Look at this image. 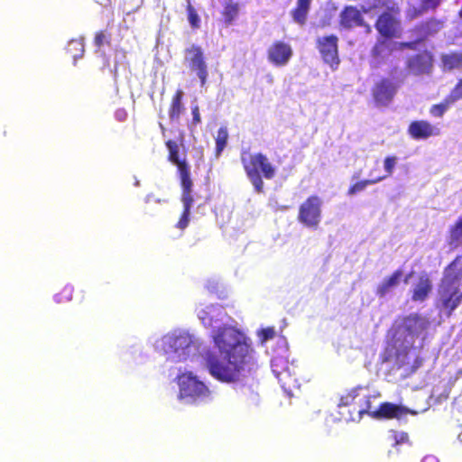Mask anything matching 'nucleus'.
Wrapping results in <instances>:
<instances>
[{
  "mask_svg": "<svg viewBox=\"0 0 462 462\" xmlns=\"http://www.w3.org/2000/svg\"><path fill=\"white\" fill-rule=\"evenodd\" d=\"M211 337L217 352L208 349L203 359L213 378L222 383H234L254 369V349L241 332L224 326L213 331Z\"/></svg>",
  "mask_w": 462,
  "mask_h": 462,
  "instance_id": "1",
  "label": "nucleus"
},
{
  "mask_svg": "<svg viewBox=\"0 0 462 462\" xmlns=\"http://www.w3.org/2000/svg\"><path fill=\"white\" fill-rule=\"evenodd\" d=\"M462 256L457 255L446 268L439 284L438 295L441 307L451 316L462 302L460 283L462 280Z\"/></svg>",
  "mask_w": 462,
  "mask_h": 462,
  "instance_id": "2",
  "label": "nucleus"
},
{
  "mask_svg": "<svg viewBox=\"0 0 462 462\" xmlns=\"http://www.w3.org/2000/svg\"><path fill=\"white\" fill-rule=\"evenodd\" d=\"M240 160L244 171L257 193L263 191V178L272 180L274 178L275 167L271 163L267 156L262 152L252 153L243 150Z\"/></svg>",
  "mask_w": 462,
  "mask_h": 462,
  "instance_id": "3",
  "label": "nucleus"
},
{
  "mask_svg": "<svg viewBox=\"0 0 462 462\" xmlns=\"http://www.w3.org/2000/svg\"><path fill=\"white\" fill-rule=\"evenodd\" d=\"M179 386L178 397L187 400L190 403H197L208 398L210 391L208 387L191 372L180 374L177 378Z\"/></svg>",
  "mask_w": 462,
  "mask_h": 462,
  "instance_id": "4",
  "label": "nucleus"
},
{
  "mask_svg": "<svg viewBox=\"0 0 462 462\" xmlns=\"http://www.w3.org/2000/svg\"><path fill=\"white\" fill-rule=\"evenodd\" d=\"M322 203L318 195L308 197L299 207L298 221L308 228L317 229L321 221Z\"/></svg>",
  "mask_w": 462,
  "mask_h": 462,
  "instance_id": "5",
  "label": "nucleus"
},
{
  "mask_svg": "<svg viewBox=\"0 0 462 462\" xmlns=\"http://www.w3.org/2000/svg\"><path fill=\"white\" fill-rule=\"evenodd\" d=\"M184 62L191 72L197 74L200 86L204 87L208 77V70L202 47L191 44L184 50Z\"/></svg>",
  "mask_w": 462,
  "mask_h": 462,
  "instance_id": "6",
  "label": "nucleus"
},
{
  "mask_svg": "<svg viewBox=\"0 0 462 462\" xmlns=\"http://www.w3.org/2000/svg\"><path fill=\"white\" fill-rule=\"evenodd\" d=\"M399 14V7H391L390 11H383L379 14L374 27L383 38L393 39L400 36Z\"/></svg>",
  "mask_w": 462,
  "mask_h": 462,
  "instance_id": "7",
  "label": "nucleus"
},
{
  "mask_svg": "<svg viewBox=\"0 0 462 462\" xmlns=\"http://www.w3.org/2000/svg\"><path fill=\"white\" fill-rule=\"evenodd\" d=\"M399 85L389 78H381L371 88V96L376 106H388L397 94Z\"/></svg>",
  "mask_w": 462,
  "mask_h": 462,
  "instance_id": "8",
  "label": "nucleus"
},
{
  "mask_svg": "<svg viewBox=\"0 0 462 462\" xmlns=\"http://www.w3.org/2000/svg\"><path fill=\"white\" fill-rule=\"evenodd\" d=\"M338 38L334 35H328L317 39V48L323 61L335 70L337 69L340 60L338 57Z\"/></svg>",
  "mask_w": 462,
  "mask_h": 462,
  "instance_id": "9",
  "label": "nucleus"
},
{
  "mask_svg": "<svg viewBox=\"0 0 462 462\" xmlns=\"http://www.w3.org/2000/svg\"><path fill=\"white\" fill-rule=\"evenodd\" d=\"M339 25L346 30L362 27L365 32L370 33L372 27L367 23L361 11L355 5H346L339 14Z\"/></svg>",
  "mask_w": 462,
  "mask_h": 462,
  "instance_id": "10",
  "label": "nucleus"
},
{
  "mask_svg": "<svg viewBox=\"0 0 462 462\" xmlns=\"http://www.w3.org/2000/svg\"><path fill=\"white\" fill-rule=\"evenodd\" d=\"M165 145L169 151L168 161L175 164L180 179V186L193 184L190 178L189 166L185 159H180L179 155V144L174 140H168Z\"/></svg>",
  "mask_w": 462,
  "mask_h": 462,
  "instance_id": "11",
  "label": "nucleus"
},
{
  "mask_svg": "<svg viewBox=\"0 0 462 462\" xmlns=\"http://www.w3.org/2000/svg\"><path fill=\"white\" fill-rule=\"evenodd\" d=\"M358 397V389H351L340 397L337 406L339 408L352 406L353 411L362 417L364 414L369 413L371 402L368 395H365L363 398Z\"/></svg>",
  "mask_w": 462,
  "mask_h": 462,
  "instance_id": "12",
  "label": "nucleus"
},
{
  "mask_svg": "<svg viewBox=\"0 0 462 462\" xmlns=\"http://www.w3.org/2000/svg\"><path fill=\"white\" fill-rule=\"evenodd\" d=\"M292 55L291 46L282 41L273 42L267 51L268 60L276 67L285 66Z\"/></svg>",
  "mask_w": 462,
  "mask_h": 462,
  "instance_id": "13",
  "label": "nucleus"
},
{
  "mask_svg": "<svg viewBox=\"0 0 462 462\" xmlns=\"http://www.w3.org/2000/svg\"><path fill=\"white\" fill-rule=\"evenodd\" d=\"M443 27V22L434 17L422 21L413 26L410 32L413 37H416L417 42H422L430 36L439 32Z\"/></svg>",
  "mask_w": 462,
  "mask_h": 462,
  "instance_id": "14",
  "label": "nucleus"
},
{
  "mask_svg": "<svg viewBox=\"0 0 462 462\" xmlns=\"http://www.w3.org/2000/svg\"><path fill=\"white\" fill-rule=\"evenodd\" d=\"M407 133L414 140H426L439 134V129L427 120H414L408 126Z\"/></svg>",
  "mask_w": 462,
  "mask_h": 462,
  "instance_id": "15",
  "label": "nucleus"
},
{
  "mask_svg": "<svg viewBox=\"0 0 462 462\" xmlns=\"http://www.w3.org/2000/svg\"><path fill=\"white\" fill-rule=\"evenodd\" d=\"M406 67L413 75L429 74L432 68V56L428 51L417 53L408 60Z\"/></svg>",
  "mask_w": 462,
  "mask_h": 462,
  "instance_id": "16",
  "label": "nucleus"
},
{
  "mask_svg": "<svg viewBox=\"0 0 462 462\" xmlns=\"http://www.w3.org/2000/svg\"><path fill=\"white\" fill-rule=\"evenodd\" d=\"M408 411V409L404 406L384 402L379 405L377 410L372 411L369 414L371 417L377 420H392L400 419L401 417L406 415Z\"/></svg>",
  "mask_w": 462,
  "mask_h": 462,
  "instance_id": "17",
  "label": "nucleus"
},
{
  "mask_svg": "<svg viewBox=\"0 0 462 462\" xmlns=\"http://www.w3.org/2000/svg\"><path fill=\"white\" fill-rule=\"evenodd\" d=\"M391 39H378L371 50L372 66L374 68L383 64L387 57H389L393 50L395 43L390 42Z\"/></svg>",
  "mask_w": 462,
  "mask_h": 462,
  "instance_id": "18",
  "label": "nucleus"
},
{
  "mask_svg": "<svg viewBox=\"0 0 462 462\" xmlns=\"http://www.w3.org/2000/svg\"><path fill=\"white\" fill-rule=\"evenodd\" d=\"M192 186L193 184L181 186V202L183 204V211L176 224V226L180 229H185L189 223L190 210L194 202Z\"/></svg>",
  "mask_w": 462,
  "mask_h": 462,
  "instance_id": "19",
  "label": "nucleus"
},
{
  "mask_svg": "<svg viewBox=\"0 0 462 462\" xmlns=\"http://www.w3.org/2000/svg\"><path fill=\"white\" fill-rule=\"evenodd\" d=\"M432 291V282L427 273L419 276L417 283L411 291L413 301H424Z\"/></svg>",
  "mask_w": 462,
  "mask_h": 462,
  "instance_id": "20",
  "label": "nucleus"
},
{
  "mask_svg": "<svg viewBox=\"0 0 462 462\" xmlns=\"http://www.w3.org/2000/svg\"><path fill=\"white\" fill-rule=\"evenodd\" d=\"M402 276V270L396 269L391 275L384 278L382 282L377 285L375 290L376 295L380 298L385 297L392 290L400 284Z\"/></svg>",
  "mask_w": 462,
  "mask_h": 462,
  "instance_id": "21",
  "label": "nucleus"
},
{
  "mask_svg": "<svg viewBox=\"0 0 462 462\" xmlns=\"http://www.w3.org/2000/svg\"><path fill=\"white\" fill-rule=\"evenodd\" d=\"M183 95V91L181 89H178L171 97L168 111L169 117L171 122H178L180 115L185 109L182 104Z\"/></svg>",
  "mask_w": 462,
  "mask_h": 462,
  "instance_id": "22",
  "label": "nucleus"
},
{
  "mask_svg": "<svg viewBox=\"0 0 462 462\" xmlns=\"http://www.w3.org/2000/svg\"><path fill=\"white\" fill-rule=\"evenodd\" d=\"M310 5L311 0H297L296 6L291 12L292 20L296 23L301 26L306 23Z\"/></svg>",
  "mask_w": 462,
  "mask_h": 462,
  "instance_id": "23",
  "label": "nucleus"
},
{
  "mask_svg": "<svg viewBox=\"0 0 462 462\" xmlns=\"http://www.w3.org/2000/svg\"><path fill=\"white\" fill-rule=\"evenodd\" d=\"M448 244L454 248L462 245V216L449 227Z\"/></svg>",
  "mask_w": 462,
  "mask_h": 462,
  "instance_id": "24",
  "label": "nucleus"
},
{
  "mask_svg": "<svg viewBox=\"0 0 462 462\" xmlns=\"http://www.w3.org/2000/svg\"><path fill=\"white\" fill-rule=\"evenodd\" d=\"M443 0H423L420 8H413L409 13L411 20L421 16L428 10H435Z\"/></svg>",
  "mask_w": 462,
  "mask_h": 462,
  "instance_id": "25",
  "label": "nucleus"
},
{
  "mask_svg": "<svg viewBox=\"0 0 462 462\" xmlns=\"http://www.w3.org/2000/svg\"><path fill=\"white\" fill-rule=\"evenodd\" d=\"M239 13V5L233 1L227 2L222 11V16L226 25L231 24L237 17Z\"/></svg>",
  "mask_w": 462,
  "mask_h": 462,
  "instance_id": "26",
  "label": "nucleus"
},
{
  "mask_svg": "<svg viewBox=\"0 0 462 462\" xmlns=\"http://www.w3.org/2000/svg\"><path fill=\"white\" fill-rule=\"evenodd\" d=\"M66 51L74 60L81 58L85 51L83 40L73 39L69 41L67 45Z\"/></svg>",
  "mask_w": 462,
  "mask_h": 462,
  "instance_id": "27",
  "label": "nucleus"
},
{
  "mask_svg": "<svg viewBox=\"0 0 462 462\" xmlns=\"http://www.w3.org/2000/svg\"><path fill=\"white\" fill-rule=\"evenodd\" d=\"M384 179H385L384 176H378L375 178H371L368 180H363L357 181L348 188L347 195L353 196V195L364 190L368 185L375 184Z\"/></svg>",
  "mask_w": 462,
  "mask_h": 462,
  "instance_id": "28",
  "label": "nucleus"
},
{
  "mask_svg": "<svg viewBox=\"0 0 462 462\" xmlns=\"http://www.w3.org/2000/svg\"><path fill=\"white\" fill-rule=\"evenodd\" d=\"M171 346L175 352L181 351L185 354V350L189 347L191 339L188 335H180L171 339Z\"/></svg>",
  "mask_w": 462,
  "mask_h": 462,
  "instance_id": "29",
  "label": "nucleus"
},
{
  "mask_svg": "<svg viewBox=\"0 0 462 462\" xmlns=\"http://www.w3.org/2000/svg\"><path fill=\"white\" fill-rule=\"evenodd\" d=\"M228 139V132L226 127H220L217 130L216 137V156H219L226 146Z\"/></svg>",
  "mask_w": 462,
  "mask_h": 462,
  "instance_id": "30",
  "label": "nucleus"
},
{
  "mask_svg": "<svg viewBox=\"0 0 462 462\" xmlns=\"http://www.w3.org/2000/svg\"><path fill=\"white\" fill-rule=\"evenodd\" d=\"M451 104L452 103L449 102V99L446 97L441 103L431 106L430 113L433 116L442 117Z\"/></svg>",
  "mask_w": 462,
  "mask_h": 462,
  "instance_id": "31",
  "label": "nucleus"
},
{
  "mask_svg": "<svg viewBox=\"0 0 462 462\" xmlns=\"http://www.w3.org/2000/svg\"><path fill=\"white\" fill-rule=\"evenodd\" d=\"M442 61L445 67L452 69L459 67L462 64V57L456 53L448 54L442 57Z\"/></svg>",
  "mask_w": 462,
  "mask_h": 462,
  "instance_id": "32",
  "label": "nucleus"
},
{
  "mask_svg": "<svg viewBox=\"0 0 462 462\" xmlns=\"http://www.w3.org/2000/svg\"><path fill=\"white\" fill-rule=\"evenodd\" d=\"M74 288L71 285L64 286L61 291L55 295V300L59 303L68 302L72 300Z\"/></svg>",
  "mask_w": 462,
  "mask_h": 462,
  "instance_id": "33",
  "label": "nucleus"
},
{
  "mask_svg": "<svg viewBox=\"0 0 462 462\" xmlns=\"http://www.w3.org/2000/svg\"><path fill=\"white\" fill-rule=\"evenodd\" d=\"M188 20L193 29H198L200 26V18L196 9L191 5L190 3L187 5Z\"/></svg>",
  "mask_w": 462,
  "mask_h": 462,
  "instance_id": "34",
  "label": "nucleus"
},
{
  "mask_svg": "<svg viewBox=\"0 0 462 462\" xmlns=\"http://www.w3.org/2000/svg\"><path fill=\"white\" fill-rule=\"evenodd\" d=\"M391 438L393 439V446L396 447L398 445L408 444L411 445L410 438L407 432H400V431H392Z\"/></svg>",
  "mask_w": 462,
  "mask_h": 462,
  "instance_id": "35",
  "label": "nucleus"
},
{
  "mask_svg": "<svg viewBox=\"0 0 462 462\" xmlns=\"http://www.w3.org/2000/svg\"><path fill=\"white\" fill-rule=\"evenodd\" d=\"M447 97L452 104L462 98V79L458 80Z\"/></svg>",
  "mask_w": 462,
  "mask_h": 462,
  "instance_id": "36",
  "label": "nucleus"
},
{
  "mask_svg": "<svg viewBox=\"0 0 462 462\" xmlns=\"http://www.w3.org/2000/svg\"><path fill=\"white\" fill-rule=\"evenodd\" d=\"M397 158L395 156H387L383 161L384 170L386 171V175H383L385 178L391 176L393 174V169L396 165Z\"/></svg>",
  "mask_w": 462,
  "mask_h": 462,
  "instance_id": "37",
  "label": "nucleus"
},
{
  "mask_svg": "<svg viewBox=\"0 0 462 462\" xmlns=\"http://www.w3.org/2000/svg\"><path fill=\"white\" fill-rule=\"evenodd\" d=\"M374 7L384 8V11H390L391 7H398L395 0H374Z\"/></svg>",
  "mask_w": 462,
  "mask_h": 462,
  "instance_id": "38",
  "label": "nucleus"
},
{
  "mask_svg": "<svg viewBox=\"0 0 462 462\" xmlns=\"http://www.w3.org/2000/svg\"><path fill=\"white\" fill-rule=\"evenodd\" d=\"M259 335H260L261 340L263 342H265V341L270 340L274 337L275 330L273 328H265L260 331Z\"/></svg>",
  "mask_w": 462,
  "mask_h": 462,
  "instance_id": "39",
  "label": "nucleus"
},
{
  "mask_svg": "<svg viewBox=\"0 0 462 462\" xmlns=\"http://www.w3.org/2000/svg\"><path fill=\"white\" fill-rule=\"evenodd\" d=\"M106 42L109 44V41L107 40V37L106 33L103 31H99L96 33L94 38V43L97 47L100 48L104 45V43Z\"/></svg>",
  "mask_w": 462,
  "mask_h": 462,
  "instance_id": "40",
  "label": "nucleus"
},
{
  "mask_svg": "<svg viewBox=\"0 0 462 462\" xmlns=\"http://www.w3.org/2000/svg\"><path fill=\"white\" fill-rule=\"evenodd\" d=\"M191 114H192V124L198 125L201 122V117L199 114V107L198 106H194L191 108Z\"/></svg>",
  "mask_w": 462,
  "mask_h": 462,
  "instance_id": "41",
  "label": "nucleus"
},
{
  "mask_svg": "<svg viewBox=\"0 0 462 462\" xmlns=\"http://www.w3.org/2000/svg\"><path fill=\"white\" fill-rule=\"evenodd\" d=\"M418 42H416V37H414L413 42H401L400 48L401 49H409V50H414L416 48V44Z\"/></svg>",
  "mask_w": 462,
  "mask_h": 462,
  "instance_id": "42",
  "label": "nucleus"
},
{
  "mask_svg": "<svg viewBox=\"0 0 462 462\" xmlns=\"http://www.w3.org/2000/svg\"><path fill=\"white\" fill-rule=\"evenodd\" d=\"M116 116L119 121H125L127 117V113L125 109H119L116 112Z\"/></svg>",
  "mask_w": 462,
  "mask_h": 462,
  "instance_id": "43",
  "label": "nucleus"
},
{
  "mask_svg": "<svg viewBox=\"0 0 462 462\" xmlns=\"http://www.w3.org/2000/svg\"><path fill=\"white\" fill-rule=\"evenodd\" d=\"M421 462H439L438 458L432 455L425 456Z\"/></svg>",
  "mask_w": 462,
  "mask_h": 462,
  "instance_id": "44",
  "label": "nucleus"
},
{
  "mask_svg": "<svg viewBox=\"0 0 462 462\" xmlns=\"http://www.w3.org/2000/svg\"><path fill=\"white\" fill-rule=\"evenodd\" d=\"M420 319V318L418 316H414V317H408L407 318V320H413V321H418Z\"/></svg>",
  "mask_w": 462,
  "mask_h": 462,
  "instance_id": "45",
  "label": "nucleus"
},
{
  "mask_svg": "<svg viewBox=\"0 0 462 462\" xmlns=\"http://www.w3.org/2000/svg\"><path fill=\"white\" fill-rule=\"evenodd\" d=\"M411 276V274H409L405 279H404V282H407V280L408 278Z\"/></svg>",
  "mask_w": 462,
  "mask_h": 462,
  "instance_id": "46",
  "label": "nucleus"
},
{
  "mask_svg": "<svg viewBox=\"0 0 462 462\" xmlns=\"http://www.w3.org/2000/svg\"><path fill=\"white\" fill-rule=\"evenodd\" d=\"M383 362H387V361H388V358H387V357H383Z\"/></svg>",
  "mask_w": 462,
  "mask_h": 462,
  "instance_id": "47",
  "label": "nucleus"
},
{
  "mask_svg": "<svg viewBox=\"0 0 462 462\" xmlns=\"http://www.w3.org/2000/svg\"><path fill=\"white\" fill-rule=\"evenodd\" d=\"M461 354H462V348H461Z\"/></svg>",
  "mask_w": 462,
  "mask_h": 462,
  "instance_id": "48",
  "label": "nucleus"
}]
</instances>
